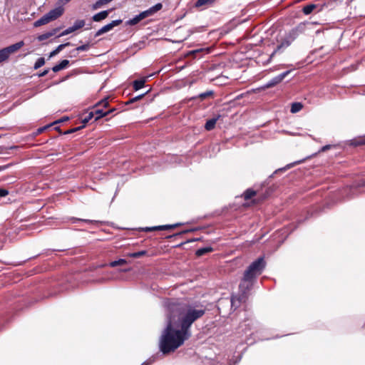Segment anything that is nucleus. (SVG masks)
Masks as SVG:
<instances>
[{
    "instance_id": "obj_1",
    "label": "nucleus",
    "mask_w": 365,
    "mask_h": 365,
    "mask_svg": "<svg viewBox=\"0 0 365 365\" xmlns=\"http://www.w3.org/2000/svg\"><path fill=\"white\" fill-rule=\"evenodd\" d=\"M163 305L168 322L160 339V349L167 354L174 351L190 337L191 325L205 314V309L202 305L175 299H166Z\"/></svg>"
},
{
    "instance_id": "obj_2",
    "label": "nucleus",
    "mask_w": 365,
    "mask_h": 365,
    "mask_svg": "<svg viewBox=\"0 0 365 365\" xmlns=\"http://www.w3.org/2000/svg\"><path fill=\"white\" fill-rule=\"evenodd\" d=\"M265 267V262L263 257H259L247 267L245 271L243 278L240 285L239 295L232 296L231 306L238 307L242 302H245L247 298L248 292L252 288L256 277L259 275Z\"/></svg>"
},
{
    "instance_id": "obj_3",
    "label": "nucleus",
    "mask_w": 365,
    "mask_h": 365,
    "mask_svg": "<svg viewBox=\"0 0 365 365\" xmlns=\"http://www.w3.org/2000/svg\"><path fill=\"white\" fill-rule=\"evenodd\" d=\"M305 27L306 24L301 23L297 26L292 29L289 33L288 36L284 39H283L279 44L277 46V48L273 51L272 56L287 48L299 34L304 31Z\"/></svg>"
},
{
    "instance_id": "obj_4",
    "label": "nucleus",
    "mask_w": 365,
    "mask_h": 365,
    "mask_svg": "<svg viewBox=\"0 0 365 365\" xmlns=\"http://www.w3.org/2000/svg\"><path fill=\"white\" fill-rule=\"evenodd\" d=\"M63 13L62 7H58L51 10L49 12L43 15L41 18L34 22L36 27L45 25L60 17Z\"/></svg>"
},
{
    "instance_id": "obj_5",
    "label": "nucleus",
    "mask_w": 365,
    "mask_h": 365,
    "mask_svg": "<svg viewBox=\"0 0 365 365\" xmlns=\"http://www.w3.org/2000/svg\"><path fill=\"white\" fill-rule=\"evenodd\" d=\"M24 46V42L20 41L0 50V63L6 61L11 54L16 53Z\"/></svg>"
},
{
    "instance_id": "obj_6",
    "label": "nucleus",
    "mask_w": 365,
    "mask_h": 365,
    "mask_svg": "<svg viewBox=\"0 0 365 365\" xmlns=\"http://www.w3.org/2000/svg\"><path fill=\"white\" fill-rule=\"evenodd\" d=\"M108 99L109 98H105L96 104L95 110L93 111L95 121L99 120L103 117L107 116L106 110H103V109L101 108L100 107L104 108H108L109 105Z\"/></svg>"
},
{
    "instance_id": "obj_7",
    "label": "nucleus",
    "mask_w": 365,
    "mask_h": 365,
    "mask_svg": "<svg viewBox=\"0 0 365 365\" xmlns=\"http://www.w3.org/2000/svg\"><path fill=\"white\" fill-rule=\"evenodd\" d=\"M123 21L121 19H117L112 21L110 23L103 26L102 28H101L95 34V37H98L106 32L110 31L112 30L115 26H117L120 25Z\"/></svg>"
},
{
    "instance_id": "obj_8",
    "label": "nucleus",
    "mask_w": 365,
    "mask_h": 365,
    "mask_svg": "<svg viewBox=\"0 0 365 365\" xmlns=\"http://www.w3.org/2000/svg\"><path fill=\"white\" fill-rule=\"evenodd\" d=\"M291 72L290 70L286 71L279 75L274 77L270 81H269L264 87L266 88H272L277 84H279L280 82H282L284 78Z\"/></svg>"
},
{
    "instance_id": "obj_9",
    "label": "nucleus",
    "mask_w": 365,
    "mask_h": 365,
    "mask_svg": "<svg viewBox=\"0 0 365 365\" xmlns=\"http://www.w3.org/2000/svg\"><path fill=\"white\" fill-rule=\"evenodd\" d=\"M162 8H163V4L161 3H158L155 5H154L153 6H152V7L149 8L148 9H147L144 11H142L140 13L144 19L147 17L153 16L156 12H158V11L162 9Z\"/></svg>"
},
{
    "instance_id": "obj_10",
    "label": "nucleus",
    "mask_w": 365,
    "mask_h": 365,
    "mask_svg": "<svg viewBox=\"0 0 365 365\" xmlns=\"http://www.w3.org/2000/svg\"><path fill=\"white\" fill-rule=\"evenodd\" d=\"M109 11V10L102 11L93 16L92 19L94 21H101V20H103L108 17Z\"/></svg>"
},
{
    "instance_id": "obj_11",
    "label": "nucleus",
    "mask_w": 365,
    "mask_h": 365,
    "mask_svg": "<svg viewBox=\"0 0 365 365\" xmlns=\"http://www.w3.org/2000/svg\"><path fill=\"white\" fill-rule=\"evenodd\" d=\"M69 64L68 60H63L58 64L54 66L52 68V71L55 73L58 72L63 69H65Z\"/></svg>"
},
{
    "instance_id": "obj_12",
    "label": "nucleus",
    "mask_w": 365,
    "mask_h": 365,
    "mask_svg": "<svg viewBox=\"0 0 365 365\" xmlns=\"http://www.w3.org/2000/svg\"><path fill=\"white\" fill-rule=\"evenodd\" d=\"M143 19L141 13L135 16L133 19H129L126 21L125 24L128 26H134L138 24L140 21Z\"/></svg>"
},
{
    "instance_id": "obj_13",
    "label": "nucleus",
    "mask_w": 365,
    "mask_h": 365,
    "mask_svg": "<svg viewBox=\"0 0 365 365\" xmlns=\"http://www.w3.org/2000/svg\"><path fill=\"white\" fill-rule=\"evenodd\" d=\"M217 120V118H211V119L207 120V122L205 123V130H212L215 126Z\"/></svg>"
},
{
    "instance_id": "obj_14",
    "label": "nucleus",
    "mask_w": 365,
    "mask_h": 365,
    "mask_svg": "<svg viewBox=\"0 0 365 365\" xmlns=\"http://www.w3.org/2000/svg\"><path fill=\"white\" fill-rule=\"evenodd\" d=\"M71 43L69 42L66 43H62L58 45L55 50L51 52L50 57L54 56L57 55L61 51H62L65 47L70 46Z\"/></svg>"
},
{
    "instance_id": "obj_15",
    "label": "nucleus",
    "mask_w": 365,
    "mask_h": 365,
    "mask_svg": "<svg viewBox=\"0 0 365 365\" xmlns=\"http://www.w3.org/2000/svg\"><path fill=\"white\" fill-rule=\"evenodd\" d=\"M212 250H213V249L211 247H202V248L198 249L196 251L195 255L197 257H201V256H202V255H205L207 253L212 252Z\"/></svg>"
},
{
    "instance_id": "obj_16",
    "label": "nucleus",
    "mask_w": 365,
    "mask_h": 365,
    "mask_svg": "<svg viewBox=\"0 0 365 365\" xmlns=\"http://www.w3.org/2000/svg\"><path fill=\"white\" fill-rule=\"evenodd\" d=\"M317 8V5L316 4H309L303 7L302 9V12L305 14V15H309L315 9Z\"/></svg>"
},
{
    "instance_id": "obj_17",
    "label": "nucleus",
    "mask_w": 365,
    "mask_h": 365,
    "mask_svg": "<svg viewBox=\"0 0 365 365\" xmlns=\"http://www.w3.org/2000/svg\"><path fill=\"white\" fill-rule=\"evenodd\" d=\"M145 83V79L135 80L133 82V88L135 91H138L142 88Z\"/></svg>"
},
{
    "instance_id": "obj_18",
    "label": "nucleus",
    "mask_w": 365,
    "mask_h": 365,
    "mask_svg": "<svg viewBox=\"0 0 365 365\" xmlns=\"http://www.w3.org/2000/svg\"><path fill=\"white\" fill-rule=\"evenodd\" d=\"M113 0H98L95 4H93V9L96 10L101 8L103 5L107 4Z\"/></svg>"
},
{
    "instance_id": "obj_19",
    "label": "nucleus",
    "mask_w": 365,
    "mask_h": 365,
    "mask_svg": "<svg viewBox=\"0 0 365 365\" xmlns=\"http://www.w3.org/2000/svg\"><path fill=\"white\" fill-rule=\"evenodd\" d=\"M127 264V261L125 259H119L118 260L112 261L109 263V266L111 267H115L117 266L124 265Z\"/></svg>"
},
{
    "instance_id": "obj_20",
    "label": "nucleus",
    "mask_w": 365,
    "mask_h": 365,
    "mask_svg": "<svg viewBox=\"0 0 365 365\" xmlns=\"http://www.w3.org/2000/svg\"><path fill=\"white\" fill-rule=\"evenodd\" d=\"M146 254H147V251L141 250L139 252L128 253V254H127V256L132 257V258H138V257L145 255Z\"/></svg>"
},
{
    "instance_id": "obj_21",
    "label": "nucleus",
    "mask_w": 365,
    "mask_h": 365,
    "mask_svg": "<svg viewBox=\"0 0 365 365\" xmlns=\"http://www.w3.org/2000/svg\"><path fill=\"white\" fill-rule=\"evenodd\" d=\"M180 225H181L180 223H176V224H173V225H160V226H156V228H157V230H167L175 228Z\"/></svg>"
},
{
    "instance_id": "obj_22",
    "label": "nucleus",
    "mask_w": 365,
    "mask_h": 365,
    "mask_svg": "<svg viewBox=\"0 0 365 365\" xmlns=\"http://www.w3.org/2000/svg\"><path fill=\"white\" fill-rule=\"evenodd\" d=\"M302 104L301 103H293L291 106V112L292 113L300 111L302 108Z\"/></svg>"
},
{
    "instance_id": "obj_23",
    "label": "nucleus",
    "mask_w": 365,
    "mask_h": 365,
    "mask_svg": "<svg viewBox=\"0 0 365 365\" xmlns=\"http://www.w3.org/2000/svg\"><path fill=\"white\" fill-rule=\"evenodd\" d=\"M56 32V30H53L52 32H47L45 34H43L41 35H39L38 36V40L40 41H44L46 39H48L51 36H52Z\"/></svg>"
},
{
    "instance_id": "obj_24",
    "label": "nucleus",
    "mask_w": 365,
    "mask_h": 365,
    "mask_svg": "<svg viewBox=\"0 0 365 365\" xmlns=\"http://www.w3.org/2000/svg\"><path fill=\"white\" fill-rule=\"evenodd\" d=\"M84 26H85L84 20H77L75 21V23L72 26V28L74 29V31H76L78 29L83 28Z\"/></svg>"
},
{
    "instance_id": "obj_25",
    "label": "nucleus",
    "mask_w": 365,
    "mask_h": 365,
    "mask_svg": "<svg viewBox=\"0 0 365 365\" xmlns=\"http://www.w3.org/2000/svg\"><path fill=\"white\" fill-rule=\"evenodd\" d=\"M256 195V192L252 189H247L244 192V198L245 200H250Z\"/></svg>"
},
{
    "instance_id": "obj_26",
    "label": "nucleus",
    "mask_w": 365,
    "mask_h": 365,
    "mask_svg": "<svg viewBox=\"0 0 365 365\" xmlns=\"http://www.w3.org/2000/svg\"><path fill=\"white\" fill-rule=\"evenodd\" d=\"M44 64H45V59H44V58L41 57V58H38L37 61H36V63L34 66V68L35 70H36V69L41 68V66H43Z\"/></svg>"
},
{
    "instance_id": "obj_27",
    "label": "nucleus",
    "mask_w": 365,
    "mask_h": 365,
    "mask_svg": "<svg viewBox=\"0 0 365 365\" xmlns=\"http://www.w3.org/2000/svg\"><path fill=\"white\" fill-rule=\"evenodd\" d=\"M215 0H197L195 3V6L197 7L202 6L203 5L210 4L215 1Z\"/></svg>"
},
{
    "instance_id": "obj_28",
    "label": "nucleus",
    "mask_w": 365,
    "mask_h": 365,
    "mask_svg": "<svg viewBox=\"0 0 365 365\" xmlns=\"http://www.w3.org/2000/svg\"><path fill=\"white\" fill-rule=\"evenodd\" d=\"M93 118H94V112H90L88 115H86L83 120H82V123H83V125L85 126V125L89 121L91 120Z\"/></svg>"
},
{
    "instance_id": "obj_29",
    "label": "nucleus",
    "mask_w": 365,
    "mask_h": 365,
    "mask_svg": "<svg viewBox=\"0 0 365 365\" xmlns=\"http://www.w3.org/2000/svg\"><path fill=\"white\" fill-rule=\"evenodd\" d=\"M71 220L73 223H75L76 222H84L86 223H92L94 222V221L90 220H84V219H80V218H76V217H72L71 219Z\"/></svg>"
},
{
    "instance_id": "obj_30",
    "label": "nucleus",
    "mask_w": 365,
    "mask_h": 365,
    "mask_svg": "<svg viewBox=\"0 0 365 365\" xmlns=\"http://www.w3.org/2000/svg\"><path fill=\"white\" fill-rule=\"evenodd\" d=\"M89 47H90L89 43H86V44H83V45L78 46L76 48V50L77 51H84L88 50Z\"/></svg>"
},
{
    "instance_id": "obj_31",
    "label": "nucleus",
    "mask_w": 365,
    "mask_h": 365,
    "mask_svg": "<svg viewBox=\"0 0 365 365\" xmlns=\"http://www.w3.org/2000/svg\"><path fill=\"white\" fill-rule=\"evenodd\" d=\"M75 31L72 26H70L65 29L58 36H63Z\"/></svg>"
},
{
    "instance_id": "obj_32",
    "label": "nucleus",
    "mask_w": 365,
    "mask_h": 365,
    "mask_svg": "<svg viewBox=\"0 0 365 365\" xmlns=\"http://www.w3.org/2000/svg\"><path fill=\"white\" fill-rule=\"evenodd\" d=\"M84 128V125H82V126H79V127H76V128H74L73 129H70V130H68L66 131H65L63 133L64 135H68V134H70V133H73L74 132H76L79 130H81V128Z\"/></svg>"
},
{
    "instance_id": "obj_33",
    "label": "nucleus",
    "mask_w": 365,
    "mask_h": 365,
    "mask_svg": "<svg viewBox=\"0 0 365 365\" xmlns=\"http://www.w3.org/2000/svg\"><path fill=\"white\" fill-rule=\"evenodd\" d=\"M144 95H145V94L139 95V96H136V97H135V98H131V99H130V100L127 103V104H128V103H133V102H135V101H138V100L141 99V98L144 96Z\"/></svg>"
},
{
    "instance_id": "obj_34",
    "label": "nucleus",
    "mask_w": 365,
    "mask_h": 365,
    "mask_svg": "<svg viewBox=\"0 0 365 365\" xmlns=\"http://www.w3.org/2000/svg\"><path fill=\"white\" fill-rule=\"evenodd\" d=\"M212 94V91H207V92H205V93H200V97L202 98V99H204L205 98H207V96H210Z\"/></svg>"
},
{
    "instance_id": "obj_35",
    "label": "nucleus",
    "mask_w": 365,
    "mask_h": 365,
    "mask_svg": "<svg viewBox=\"0 0 365 365\" xmlns=\"http://www.w3.org/2000/svg\"><path fill=\"white\" fill-rule=\"evenodd\" d=\"M9 194V191L4 188H0V197H5Z\"/></svg>"
},
{
    "instance_id": "obj_36",
    "label": "nucleus",
    "mask_w": 365,
    "mask_h": 365,
    "mask_svg": "<svg viewBox=\"0 0 365 365\" xmlns=\"http://www.w3.org/2000/svg\"><path fill=\"white\" fill-rule=\"evenodd\" d=\"M49 71V69H46L44 70L43 72H41V73L38 74V76L39 77H43L45 76L46 75H47V73H48Z\"/></svg>"
},
{
    "instance_id": "obj_37",
    "label": "nucleus",
    "mask_w": 365,
    "mask_h": 365,
    "mask_svg": "<svg viewBox=\"0 0 365 365\" xmlns=\"http://www.w3.org/2000/svg\"><path fill=\"white\" fill-rule=\"evenodd\" d=\"M144 230L146 232H150V231L157 230V228H156V226H155V227H145Z\"/></svg>"
},
{
    "instance_id": "obj_38",
    "label": "nucleus",
    "mask_w": 365,
    "mask_h": 365,
    "mask_svg": "<svg viewBox=\"0 0 365 365\" xmlns=\"http://www.w3.org/2000/svg\"><path fill=\"white\" fill-rule=\"evenodd\" d=\"M187 232H189V230H185V231L182 232H179V233L175 234V235H170V236H169V237H168V238H170V237H175V236H178V235H182V234H184V233H187Z\"/></svg>"
},
{
    "instance_id": "obj_39",
    "label": "nucleus",
    "mask_w": 365,
    "mask_h": 365,
    "mask_svg": "<svg viewBox=\"0 0 365 365\" xmlns=\"http://www.w3.org/2000/svg\"><path fill=\"white\" fill-rule=\"evenodd\" d=\"M330 148H331L330 145H327L322 148L321 151L324 152V151L329 150Z\"/></svg>"
},
{
    "instance_id": "obj_40",
    "label": "nucleus",
    "mask_w": 365,
    "mask_h": 365,
    "mask_svg": "<svg viewBox=\"0 0 365 365\" xmlns=\"http://www.w3.org/2000/svg\"><path fill=\"white\" fill-rule=\"evenodd\" d=\"M115 108H113L111 109H109L108 110H106V113H107V115L110 114V113H113L114 111H115Z\"/></svg>"
},
{
    "instance_id": "obj_41",
    "label": "nucleus",
    "mask_w": 365,
    "mask_h": 365,
    "mask_svg": "<svg viewBox=\"0 0 365 365\" xmlns=\"http://www.w3.org/2000/svg\"><path fill=\"white\" fill-rule=\"evenodd\" d=\"M48 126H45V127H43V128H40L38 129V132L40 133L41 132H43L44 130H46Z\"/></svg>"
},
{
    "instance_id": "obj_42",
    "label": "nucleus",
    "mask_w": 365,
    "mask_h": 365,
    "mask_svg": "<svg viewBox=\"0 0 365 365\" xmlns=\"http://www.w3.org/2000/svg\"><path fill=\"white\" fill-rule=\"evenodd\" d=\"M291 167H292V165H287L285 168L279 169L278 170H280V171L286 170L287 168H290Z\"/></svg>"
},
{
    "instance_id": "obj_43",
    "label": "nucleus",
    "mask_w": 365,
    "mask_h": 365,
    "mask_svg": "<svg viewBox=\"0 0 365 365\" xmlns=\"http://www.w3.org/2000/svg\"><path fill=\"white\" fill-rule=\"evenodd\" d=\"M6 148L4 147H0V154H3V153H5V150H6Z\"/></svg>"
},
{
    "instance_id": "obj_44",
    "label": "nucleus",
    "mask_w": 365,
    "mask_h": 365,
    "mask_svg": "<svg viewBox=\"0 0 365 365\" xmlns=\"http://www.w3.org/2000/svg\"><path fill=\"white\" fill-rule=\"evenodd\" d=\"M361 186H365V180H361L360 182V184H359Z\"/></svg>"
},
{
    "instance_id": "obj_45",
    "label": "nucleus",
    "mask_w": 365,
    "mask_h": 365,
    "mask_svg": "<svg viewBox=\"0 0 365 365\" xmlns=\"http://www.w3.org/2000/svg\"><path fill=\"white\" fill-rule=\"evenodd\" d=\"M359 144H365V138H364L363 140H361L359 143Z\"/></svg>"
},
{
    "instance_id": "obj_46",
    "label": "nucleus",
    "mask_w": 365,
    "mask_h": 365,
    "mask_svg": "<svg viewBox=\"0 0 365 365\" xmlns=\"http://www.w3.org/2000/svg\"><path fill=\"white\" fill-rule=\"evenodd\" d=\"M6 168V166H0V171L4 170Z\"/></svg>"
},
{
    "instance_id": "obj_47",
    "label": "nucleus",
    "mask_w": 365,
    "mask_h": 365,
    "mask_svg": "<svg viewBox=\"0 0 365 365\" xmlns=\"http://www.w3.org/2000/svg\"><path fill=\"white\" fill-rule=\"evenodd\" d=\"M63 1H66V2H68V1H70L71 0H63Z\"/></svg>"
},
{
    "instance_id": "obj_48",
    "label": "nucleus",
    "mask_w": 365,
    "mask_h": 365,
    "mask_svg": "<svg viewBox=\"0 0 365 365\" xmlns=\"http://www.w3.org/2000/svg\"><path fill=\"white\" fill-rule=\"evenodd\" d=\"M192 52H193V53H197V52H198V51H197V50H195V51H192Z\"/></svg>"
},
{
    "instance_id": "obj_49",
    "label": "nucleus",
    "mask_w": 365,
    "mask_h": 365,
    "mask_svg": "<svg viewBox=\"0 0 365 365\" xmlns=\"http://www.w3.org/2000/svg\"><path fill=\"white\" fill-rule=\"evenodd\" d=\"M196 240H190L189 242H193V241H195Z\"/></svg>"
}]
</instances>
